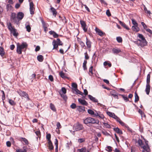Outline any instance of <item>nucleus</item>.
Wrapping results in <instances>:
<instances>
[{"label":"nucleus","instance_id":"13d9d810","mask_svg":"<svg viewBox=\"0 0 152 152\" xmlns=\"http://www.w3.org/2000/svg\"><path fill=\"white\" fill-rule=\"evenodd\" d=\"M84 7L85 8V9L88 12H90V10L89 8L87 7V6L86 5H84L83 4H82V7L83 8V7Z\"/></svg>","mask_w":152,"mask_h":152},{"label":"nucleus","instance_id":"0eeeda50","mask_svg":"<svg viewBox=\"0 0 152 152\" xmlns=\"http://www.w3.org/2000/svg\"><path fill=\"white\" fill-rule=\"evenodd\" d=\"M63 43L60 40V39H57L56 40H54L53 42V49H56L58 47V45H62Z\"/></svg>","mask_w":152,"mask_h":152},{"label":"nucleus","instance_id":"c03bdc74","mask_svg":"<svg viewBox=\"0 0 152 152\" xmlns=\"http://www.w3.org/2000/svg\"><path fill=\"white\" fill-rule=\"evenodd\" d=\"M86 148L84 147L82 148L81 149H78V151H79V152H86Z\"/></svg>","mask_w":152,"mask_h":152},{"label":"nucleus","instance_id":"412c9836","mask_svg":"<svg viewBox=\"0 0 152 152\" xmlns=\"http://www.w3.org/2000/svg\"><path fill=\"white\" fill-rule=\"evenodd\" d=\"M114 130L117 133L120 134H122V132L117 127L113 128Z\"/></svg>","mask_w":152,"mask_h":152},{"label":"nucleus","instance_id":"4d7b16f0","mask_svg":"<svg viewBox=\"0 0 152 152\" xmlns=\"http://www.w3.org/2000/svg\"><path fill=\"white\" fill-rule=\"evenodd\" d=\"M1 91L2 93V100H4L5 99V93H4V91L3 90H1Z\"/></svg>","mask_w":152,"mask_h":152},{"label":"nucleus","instance_id":"bb28decb","mask_svg":"<svg viewBox=\"0 0 152 152\" xmlns=\"http://www.w3.org/2000/svg\"><path fill=\"white\" fill-rule=\"evenodd\" d=\"M132 29L133 31L136 32H138L140 30V29L138 27V26H133L132 27Z\"/></svg>","mask_w":152,"mask_h":152},{"label":"nucleus","instance_id":"3c124183","mask_svg":"<svg viewBox=\"0 0 152 152\" xmlns=\"http://www.w3.org/2000/svg\"><path fill=\"white\" fill-rule=\"evenodd\" d=\"M75 91L76 92V93L77 94H79L80 95H83V93H82V92H81L79 90H78L77 89H76Z\"/></svg>","mask_w":152,"mask_h":152},{"label":"nucleus","instance_id":"774afa93","mask_svg":"<svg viewBox=\"0 0 152 152\" xmlns=\"http://www.w3.org/2000/svg\"><path fill=\"white\" fill-rule=\"evenodd\" d=\"M106 15L109 17L111 16V13L109 10H107L106 12Z\"/></svg>","mask_w":152,"mask_h":152},{"label":"nucleus","instance_id":"4468645a","mask_svg":"<svg viewBox=\"0 0 152 152\" xmlns=\"http://www.w3.org/2000/svg\"><path fill=\"white\" fill-rule=\"evenodd\" d=\"M78 101L81 104L85 106H87L88 105V103L85 100L81 98L78 99Z\"/></svg>","mask_w":152,"mask_h":152},{"label":"nucleus","instance_id":"6e6d98bb","mask_svg":"<svg viewBox=\"0 0 152 152\" xmlns=\"http://www.w3.org/2000/svg\"><path fill=\"white\" fill-rule=\"evenodd\" d=\"M107 114L110 117H112L115 114L114 113L111 112H107Z\"/></svg>","mask_w":152,"mask_h":152},{"label":"nucleus","instance_id":"20e7f679","mask_svg":"<svg viewBox=\"0 0 152 152\" xmlns=\"http://www.w3.org/2000/svg\"><path fill=\"white\" fill-rule=\"evenodd\" d=\"M133 41L138 46L143 47L146 45L147 42L145 39H140L136 41Z\"/></svg>","mask_w":152,"mask_h":152},{"label":"nucleus","instance_id":"a878e982","mask_svg":"<svg viewBox=\"0 0 152 152\" xmlns=\"http://www.w3.org/2000/svg\"><path fill=\"white\" fill-rule=\"evenodd\" d=\"M5 52L3 48L2 47H0V55L2 57L5 54Z\"/></svg>","mask_w":152,"mask_h":152},{"label":"nucleus","instance_id":"338daca9","mask_svg":"<svg viewBox=\"0 0 152 152\" xmlns=\"http://www.w3.org/2000/svg\"><path fill=\"white\" fill-rule=\"evenodd\" d=\"M61 91H62V94H66V90L64 87H62L61 88Z\"/></svg>","mask_w":152,"mask_h":152},{"label":"nucleus","instance_id":"4be33fe9","mask_svg":"<svg viewBox=\"0 0 152 152\" xmlns=\"http://www.w3.org/2000/svg\"><path fill=\"white\" fill-rule=\"evenodd\" d=\"M119 23L120 24L123 26L124 28H126L127 30H129V28L124 23L121 21H119Z\"/></svg>","mask_w":152,"mask_h":152},{"label":"nucleus","instance_id":"b1692460","mask_svg":"<svg viewBox=\"0 0 152 152\" xmlns=\"http://www.w3.org/2000/svg\"><path fill=\"white\" fill-rule=\"evenodd\" d=\"M50 9L53 15L56 16L57 13L56 10L53 7H51Z\"/></svg>","mask_w":152,"mask_h":152},{"label":"nucleus","instance_id":"72a5a7b5","mask_svg":"<svg viewBox=\"0 0 152 152\" xmlns=\"http://www.w3.org/2000/svg\"><path fill=\"white\" fill-rule=\"evenodd\" d=\"M115 120L117 122L119 123L122 126L125 125V123L122 122L119 117H118Z\"/></svg>","mask_w":152,"mask_h":152},{"label":"nucleus","instance_id":"6e6552de","mask_svg":"<svg viewBox=\"0 0 152 152\" xmlns=\"http://www.w3.org/2000/svg\"><path fill=\"white\" fill-rule=\"evenodd\" d=\"M17 92L21 97L26 98L27 100L28 101L30 100V99L28 97V94L25 92L21 90H19L17 91Z\"/></svg>","mask_w":152,"mask_h":152},{"label":"nucleus","instance_id":"79ce46f5","mask_svg":"<svg viewBox=\"0 0 152 152\" xmlns=\"http://www.w3.org/2000/svg\"><path fill=\"white\" fill-rule=\"evenodd\" d=\"M146 31L149 33V35L150 37H152V31L149 28L146 29Z\"/></svg>","mask_w":152,"mask_h":152},{"label":"nucleus","instance_id":"8fccbe9b","mask_svg":"<svg viewBox=\"0 0 152 152\" xmlns=\"http://www.w3.org/2000/svg\"><path fill=\"white\" fill-rule=\"evenodd\" d=\"M119 95L121 96L123 99L126 102H127L129 101V99L126 96L123 95L119 94Z\"/></svg>","mask_w":152,"mask_h":152},{"label":"nucleus","instance_id":"c9c22d12","mask_svg":"<svg viewBox=\"0 0 152 152\" xmlns=\"http://www.w3.org/2000/svg\"><path fill=\"white\" fill-rule=\"evenodd\" d=\"M72 89H73L74 91L75 90L77 89V85L76 83H72Z\"/></svg>","mask_w":152,"mask_h":152},{"label":"nucleus","instance_id":"7c9ffc66","mask_svg":"<svg viewBox=\"0 0 152 152\" xmlns=\"http://www.w3.org/2000/svg\"><path fill=\"white\" fill-rule=\"evenodd\" d=\"M86 39V44L88 48H90L91 46V42L88 39Z\"/></svg>","mask_w":152,"mask_h":152},{"label":"nucleus","instance_id":"ea45409f","mask_svg":"<svg viewBox=\"0 0 152 152\" xmlns=\"http://www.w3.org/2000/svg\"><path fill=\"white\" fill-rule=\"evenodd\" d=\"M27 23L25 25H26V31H27L28 32H30L31 31V28L29 24L27 25Z\"/></svg>","mask_w":152,"mask_h":152},{"label":"nucleus","instance_id":"2f4dec72","mask_svg":"<svg viewBox=\"0 0 152 152\" xmlns=\"http://www.w3.org/2000/svg\"><path fill=\"white\" fill-rule=\"evenodd\" d=\"M41 21L42 25V26L43 28L45 27L46 28V27H48V25L47 23H45L44 20L42 19H41Z\"/></svg>","mask_w":152,"mask_h":152},{"label":"nucleus","instance_id":"dca6fc26","mask_svg":"<svg viewBox=\"0 0 152 152\" xmlns=\"http://www.w3.org/2000/svg\"><path fill=\"white\" fill-rule=\"evenodd\" d=\"M24 16V14L21 12H19L18 13L17 18L18 22L21 20Z\"/></svg>","mask_w":152,"mask_h":152},{"label":"nucleus","instance_id":"a19ab883","mask_svg":"<svg viewBox=\"0 0 152 152\" xmlns=\"http://www.w3.org/2000/svg\"><path fill=\"white\" fill-rule=\"evenodd\" d=\"M85 141V139L84 138H79L77 140V142L79 143H80L84 142Z\"/></svg>","mask_w":152,"mask_h":152},{"label":"nucleus","instance_id":"1a4fd4ad","mask_svg":"<svg viewBox=\"0 0 152 152\" xmlns=\"http://www.w3.org/2000/svg\"><path fill=\"white\" fill-rule=\"evenodd\" d=\"M10 19L12 21L15 23H17L18 22L17 16H16V14L15 13H12Z\"/></svg>","mask_w":152,"mask_h":152},{"label":"nucleus","instance_id":"f257e3e1","mask_svg":"<svg viewBox=\"0 0 152 152\" xmlns=\"http://www.w3.org/2000/svg\"><path fill=\"white\" fill-rule=\"evenodd\" d=\"M83 123L87 125L91 124H96L99 125V121L97 119H95L91 117H88L84 119Z\"/></svg>","mask_w":152,"mask_h":152},{"label":"nucleus","instance_id":"58836bf2","mask_svg":"<svg viewBox=\"0 0 152 152\" xmlns=\"http://www.w3.org/2000/svg\"><path fill=\"white\" fill-rule=\"evenodd\" d=\"M60 94L61 97L65 100H66L67 99V97L65 94H62L61 93H60Z\"/></svg>","mask_w":152,"mask_h":152},{"label":"nucleus","instance_id":"cd10ccee","mask_svg":"<svg viewBox=\"0 0 152 152\" xmlns=\"http://www.w3.org/2000/svg\"><path fill=\"white\" fill-rule=\"evenodd\" d=\"M77 110L80 112H82L83 111H85V107L83 106H77Z\"/></svg>","mask_w":152,"mask_h":152},{"label":"nucleus","instance_id":"052dcab7","mask_svg":"<svg viewBox=\"0 0 152 152\" xmlns=\"http://www.w3.org/2000/svg\"><path fill=\"white\" fill-rule=\"evenodd\" d=\"M78 41H79V43L81 45L82 47L83 48L84 46H85L84 43L83 42L81 41H80L79 40H78Z\"/></svg>","mask_w":152,"mask_h":152},{"label":"nucleus","instance_id":"9b49d317","mask_svg":"<svg viewBox=\"0 0 152 152\" xmlns=\"http://www.w3.org/2000/svg\"><path fill=\"white\" fill-rule=\"evenodd\" d=\"M95 31L96 33L101 37L103 36L104 37L106 35V34L105 33L102 32V31L97 28H96Z\"/></svg>","mask_w":152,"mask_h":152},{"label":"nucleus","instance_id":"393cba45","mask_svg":"<svg viewBox=\"0 0 152 152\" xmlns=\"http://www.w3.org/2000/svg\"><path fill=\"white\" fill-rule=\"evenodd\" d=\"M7 27L8 29L11 32L15 29L12 26V24L10 23L7 24Z\"/></svg>","mask_w":152,"mask_h":152},{"label":"nucleus","instance_id":"f704fd0d","mask_svg":"<svg viewBox=\"0 0 152 152\" xmlns=\"http://www.w3.org/2000/svg\"><path fill=\"white\" fill-rule=\"evenodd\" d=\"M37 60L40 62H42L43 60V56L41 55H39L37 56Z\"/></svg>","mask_w":152,"mask_h":152},{"label":"nucleus","instance_id":"f3484780","mask_svg":"<svg viewBox=\"0 0 152 152\" xmlns=\"http://www.w3.org/2000/svg\"><path fill=\"white\" fill-rule=\"evenodd\" d=\"M112 51L114 54H118V53L121 52V50L120 49L117 48H113L112 50Z\"/></svg>","mask_w":152,"mask_h":152},{"label":"nucleus","instance_id":"37998d69","mask_svg":"<svg viewBox=\"0 0 152 152\" xmlns=\"http://www.w3.org/2000/svg\"><path fill=\"white\" fill-rule=\"evenodd\" d=\"M144 10L146 13L149 14V15L151 14L150 11L147 10L146 7L144 5Z\"/></svg>","mask_w":152,"mask_h":152},{"label":"nucleus","instance_id":"aec40b11","mask_svg":"<svg viewBox=\"0 0 152 152\" xmlns=\"http://www.w3.org/2000/svg\"><path fill=\"white\" fill-rule=\"evenodd\" d=\"M50 109L53 112H56V109L55 105L52 103L50 104Z\"/></svg>","mask_w":152,"mask_h":152},{"label":"nucleus","instance_id":"9d476101","mask_svg":"<svg viewBox=\"0 0 152 152\" xmlns=\"http://www.w3.org/2000/svg\"><path fill=\"white\" fill-rule=\"evenodd\" d=\"M34 5L32 2L30 3V11L31 15H33L34 14L35 8L34 7Z\"/></svg>","mask_w":152,"mask_h":152},{"label":"nucleus","instance_id":"680f3d73","mask_svg":"<svg viewBox=\"0 0 152 152\" xmlns=\"http://www.w3.org/2000/svg\"><path fill=\"white\" fill-rule=\"evenodd\" d=\"M141 24L143 26V27L146 30V29H147V27L146 26V25L143 22H141Z\"/></svg>","mask_w":152,"mask_h":152},{"label":"nucleus","instance_id":"ddd939ff","mask_svg":"<svg viewBox=\"0 0 152 152\" xmlns=\"http://www.w3.org/2000/svg\"><path fill=\"white\" fill-rule=\"evenodd\" d=\"M49 34L52 35L54 38H58L61 37V35H58L54 31H49Z\"/></svg>","mask_w":152,"mask_h":152},{"label":"nucleus","instance_id":"7ed1b4c3","mask_svg":"<svg viewBox=\"0 0 152 152\" xmlns=\"http://www.w3.org/2000/svg\"><path fill=\"white\" fill-rule=\"evenodd\" d=\"M88 113L96 117L98 116L101 119H103L104 118V115L101 112L95 110V112L91 109H88Z\"/></svg>","mask_w":152,"mask_h":152},{"label":"nucleus","instance_id":"603ef678","mask_svg":"<svg viewBox=\"0 0 152 152\" xmlns=\"http://www.w3.org/2000/svg\"><path fill=\"white\" fill-rule=\"evenodd\" d=\"M9 103L12 105H15V103L14 101L11 99H9Z\"/></svg>","mask_w":152,"mask_h":152},{"label":"nucleus","instance_id":"49530a36","mask_svg":"<svg viewBox=\"0 0 152 152\" xmlns=\"http://www.w3.org/2000/svg\"><path fill=\"white\" fill-rule=\"evenodd\" d=\"M11 33H12L13 35L15 37H17V36L18 35V33L16 32V30L15 29L11 32Z\"/></svg>","mask_w":152,"mask_h":152},{"label":"nucleus","instance_id":"de8ad7c7","mask_svg":"<svg viewBox=\"0 0 152 152\" xmlns=\"http://www.w3.org/2000/svg\"><path fill=\"white\" fill-rule=\"evenodd\" d=\"M106 151L108 152H111L112 151V147L110 146H107L106 147Z\"/></svg>","mask_w":152,"mask_h":152},{"label":"nucleus","instance_id":"5701e85b","mask_svg":"<svg viewBox=\"0 0 152 152\" xmlns=\"http://www.w3.org/2000/svg\"><path fill=\"white\" fill-rule=\"evenodd\" d=\"M27 147L24 146L23 147V150L22 149H18L16 150L17 152H27Z\"/></svg>","mask_w":152,"mask_h":152},{"label":"nucleus","instance_id":"c85d7f7f","mask_svg":"<svg viewBox=\"0 0 152 152\" xmlns=\"http://www.w3.org/2000/svg\"><path fill=\"white\" fill-rule=\"evenodd\" d=\"M59 17L60 18V20L62 21L63 23L65 24L67 22L66 19L64 16H63L61 17L59 16Z\"/></svg>","mask_w":152,"mask_h":152},{"label":"nucleus","instance_id":"473e14b6","mask_svg":"<svg viewBox=\"0 0 152 152\" xmlns=\"http://www.w3.org/2000/svg\"><path fill=\"white\" fill-rule=\"evenodd\" d=\"M93 68V67L92 66H91L89 68L88 74L90 76H91L93 74L92 71Z\"/></svg>","mask_w":152,"mask_h":152},{"label":"nucleus","instance_id":"5fc2aeb1","mask_svg":"<svg viewBox=\"0 0 152 152\" xmlns=\"http://www.w3.org/2000/svg\"><path fill=\"white\" fill-rule=\"evenodd\" d=\"M132 23L134 25L133 26H138L137 23L136 21L134 19H132Z\"/></svg>","mask_w":152,"mask_h":152},{"label":"nucleus","instance_id":"423d86ee","mask_svg":"<svg viewBox=\"0 0 152 152\" xmlns=\"http://www.w3.org/2000/svg\"><path fill=\"white\" fill-rule=\"evenodd\" d=\"M150 74H148L147 75V84L145 88V91L146 92V94L148 95L150 91Z\"/></svg>","mask_w":152,"mask_h":152},{"label":"nucleus","instance_id":"e2e57ef3","mask_svg":"<svg viewBox=\"0 0 152 152\" xmlns=\"http://www.w3.org/2000/svg\"><path fill=\"white\" fill-rule=\"evenodd\" d=\"M73 109H74L76 108V104L74 103H73L70 106Z\"/></svg>","mask_w":152,"mask_h":152},{"label":"nucleus","instance_id":"39448f33","mask_svg":"<svg viewBox=\"0 0 152 152\" xmlns=\"http://www.w3.org/2000/svg\"><path fill=\"white\" fill-rule=\"evenodd\" d=\"M84 129V128L83 125L78 122L75 124L73 126V129L74 130V131H73L74 132L75 131H78L83 130Z\"/></svg>","mask_w":152,"mask_h":152},{"label":"nucleus","instance_id":"f03ea898","mask_svg":"<svg viewBox=\"0 0 152 152\" xmlns=\"http://www.w3.org/2000/svg\"><path fill=\"white\" fill-rule=\"evenodd\" d=\"M28 47V45L25 42H22L21 44L17 45V52L19 54L22 53V50L25 49L26 50Z\"/></svg>","mask_w":152,"mask_h":152},{"label":"nucleus","instance_id":"09e8293b","mask_svg":"<svg viewBox=\"0 0 152 152\" xmlns=\"http://www.w3.org/2000/svg\"><path fill=\"white\" fill-rule=\"evenodd\" d=\"M104 66H106L108 65L109 67H110L112 66L110 62L108 63L107 61H105L104 62Z\"/></svg>","mask_w":152,"mask_h":152},{"label":"nucleus","instance_id":"bf43d9fd","mask_svg":"<svg viewBox=\"0 0 152 152\" xmlns=\"http://www.w3.org/2000/svg\"><path fill=\"white\" fill-rule=\"evenodd\" d=\"M116 94V91L115 90H111L110 91V95L112 96L113 95Z\"/></svg>","mask_w":152,"mask_h":152},{"label":"nucleus","instance_id":"e433bc0d","mask_svg":"<svg viewBox=\"0 0 152 152\" xmlns=\"http://www.w3.org/2000/svg\"><path fill=\"white\" fill-rule=\"evenodd\" d=\"M87 61L86 60H85L83 64V68L84 70H86L87 69V68L86 66V64Z\"/></svg>","mask_w":152,"mask_h":152},{"label":"nucleus","instance_id":"a18cd8bd","mask_svg":"<svg viewBox=\"0 0 152 152\" xmlns=\"http://www.w3.org/2000/svg\"><path fill=\"white\" fill-rule=\"evenodd\" d=\"M135 98L134 102H136L139 100V97L136 92L135 93Z\"/></svg>","mask_w":152,"mask_h":152},{"label":"nucleus","instance_id":"4c0bfd02","mask_svg":"<svg viewBox=\"0 0 152 152\" xmlns=\"http://www.w3.org/2000/svg\"><path fill=\"white\" fill-rule=\"evenodd\" d=\"M6 8L7 11H10L12 10V7L11 5L8 4L6 6Z\"/></svg>","mask_w":152,"mask_h":152},{"label":"nucleus","instance_id":"2eb2a0df","mask_svg":"<svg viewBox=\"0 0 152 152\" xmlns=\"http://www.w3.org/2000/svg\"><path fill=\"white\" fill-rule=\"evenodd\" d=\"M19 140L22 143H24L26 145H28V140L25 138L20 137L19 138Z\"/></svg>","mask_w":152,"mask_h":152},{"label":"nucleus","instance_id":"6ab92c4d","mask_svg":"<svg viewBox=\"0 0 152 152\" xmlns=\"http://www.w3.org/2000/svg\"><path fill=\"white\" fill-rule=\"evenodd\" d=\"M88 97L90 100L94 102H98V100L97 99L90 95H88Z\"/></svg>","mask_w":152,"mask_h":152},{"label":"nucleus","instance_id":"f8f14e48","mask_svg":"<svg viewBox=\"0 0 152 152\" xmlns=\"http://www.w3.org/2000/svg\"><path fill=\"white\" fill-rule=\"evenodd\" d=\"M80 24L83 30L85 32L87 31V28H86V25L85 22L83 20H81L80 21Z\"/></svg>","mask_w":152,"mask_h":152},{"label":"nucleus","instance_id":"69168bd1","mask_svg":"<svg viewBox=\"0 0 152 152\" xmlns=\"http://www.w3.org/2000/svg\"><path fill=\"white\" fill-rule=\"evenodd\" d=\"M48 78L49 79L51 82H53V77L51 75H49Z\"/></svg>","mask_w":152,"mask_h":152},{"label":"nucleus","instance_id":"c756f323","mask_svg":"<svg viewBox=\"0 0 152 152\" xmlns=\"http://www.w3.org/2000/svg\"><path fill=\"white\" fill-rule=\"evenodd\" d=\"M137 142L138 143L139 145L141 147H142L144 145V144L142 142V140L140 139H138Z\"/></svg>","mask_w":152,"mask_h":152},{"label":"nucleus","instance_id":"a211bd4d","mask_svg":"<svg viewBox=\"0 0 152 152\" xmlns=\"http://www.w3.org/2000/svg\"><path fill=\"white\" fill-rule=\"evenodd\" d=\"M143 149V150H142V152H145V151H146L147 152H150V149L149 147H146L145 145H144L142 147Z\"/></svg>","mask_w":152,"mask_h":152},{"label":"nucleus","instance_id":"0e129e2a","mask_svg":"<svg viewBox=\"0 0 152 152\" xmlns=\"http://www.w3.org/2000/svg\"><path fill=\"white\" fill-rule=\"evenodd\" d=\"M60 76L62 78H64L65 77V74L62 72H61L60 73Z\"/></svg>","mask_w":152,"mask_h":152},{"label":"nucleus","instance_id":"864d4df0","mask_svg":"<svg viewBox=\"0 0 152 152\" xmlns=\"http://www.w3.org/2000/svg\"><path fill=\"white\" fill-rule=\"evenodd\" d=\"M103 124L104 126L107 128H111V126L109 124L107 123H103Z\"/></svg>","mask_w":152,"mask_h":152}]
</instances>
